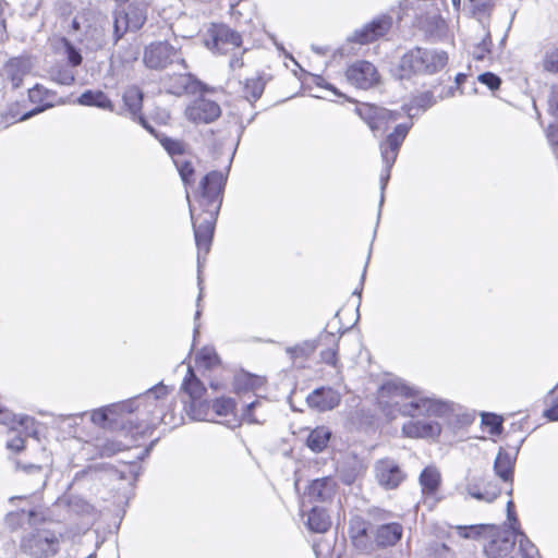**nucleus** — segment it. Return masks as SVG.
<instances>
[{
    "label": "nucleus",
    "mask_w": 558,
    "mask_h": 558,
    "mask_svg": "<svg viewBox=\"0 0 558 558\" xmlns=\"http://www.w3.org/2000/svg\"><path fill=\"white\" fill-rule=\"evenodd\" d=\"M381 393L391 398L399 414L411 417L402 426V434L409 438L438 437L441 426L430 417H445L452 410L449 402L425 396L420 389L399 378L385 383Z\"/></svg>",
    "instance_id": "obj_1"
},
{
    "label": "nucleus",
    "mask_w": 558,
    "mask_h": 558,
    "mask_svg": "<svg viewBox=\"0 0 558 558\" xmlns=\"http://www.w3.org/2000/svg\"><path fill=\"white\" fill-rule=\"evenodd\" d=\"M226 183L227 177L219 172V170H213L202 178L193 203L190 199L189 191H186V199L189 202L194 238L197 246V280L199 294L196 303L197 310L194 318L195 322L199 319L202 314L199 307L203 292L201 271L206 255L209 253L211 247L217 217L222 205Z\"/></svg>",
    "instance_id": "obj_2"
},
{
    "label": "nucleus",
    "mask_w": 558,
    "mask_h": 558,
    "mask_svg": "<svg viewBox=\"0 0 558 558\" xmlns=\"http://www.w3.org/2000/svg\"><path fill=\"white\" fill-rule=\"evenodd\" d=\"M46 510L37 502L36 505H26L16 511L8 513L7 524L15 530L25 529L27 525L31 531L21 539V549L34 558H49L59 550V538L54 532L46 529H38V525L46 521Z\"/></svg>",
    "instance_id": "obj_3"
},
{
    "label": "nucleus",
    "mask_w": 558,
    "mask_h": 558,
    "mask_svg": "<svg viewBox=\"0 0 558 558\" xmlns=\"http://www.w3.org/2000/svg\"><path fill=\"white\" fill-rule=\"evenodd\" d=\"M124 402L132 403L125 408L126 414L136 413L137 415L138 422L136 424L128 420L129 433L133 436L143 435L147 429L154 428L159 423H171L167 421V411L171 405L170 388L162 383Z\"/></svg>",
    "instance_id": "obj_4"
},
{
    "label": "nucleus",
    "mask_w": 558,
    "mask_h": 558,
    "mask_svg": "<svg viewBox=\"0 0 558 558\" xmlns=\"http://www.w3.org/2000/svg\"><path fill=\"white\" fill-rule=\"evenodd\" d=\"M447 62L448 54L444 50L415 47L401 57L397 75L400 80L420 74L432 75L442 70Z\"/></svg>",
    "instance_id": "obj_5"
},
{
    "label": "nucleus",
    "mask_w": 558,
    "mask_h": 558,
    "mask_svg": "<svg viewBox=\"0 0 558 558\" xmlns=\"http://www.w3.org/2000/svg\"><path fill=\"white\" fill-rule=\"evenodd\" d=\"M148 5L143 0H133L125 8L112 13V45L117 46L128 32H137L147 20Z\"/></svg>",
    "instance_id": "obj_6"
},
{
    "label": "nucleus",
    "mask_w": 558,
    "mask_h": 558,
    "mask_svg": "<svg viewBox=\"0 0 558 558\" xmlns=\"http://www.w3.org/2000/svg\"><path fill=\"white\" fill-rule=\"evenodd\" d=\"M412 128V122L410 123H401L396 125L393 131L388 134L386 140L380 143V155L384 162V168L380 173V199H379V208H381L385 202V190L390 179L391 169L396 162L399 149L405 140L410 129Z\"/></svg>",
    "instance_id": "obj_7"
},
{
    "label": "nucleus",
    "mask_w": 558,
    "mask_h": 558,
    "mask_svg": "<svg viewBox=\"0 0 558 558\" xmlns=\"http://www.w3.org/2000/svg\"><path fill=\"white\" fill-rule=\"evenodd\" d=\"M521 531L514 527H500L494 525L484 544V554L488 558H502L512 551L514 545L521 538Z\"/></svg>",
    "instance_id": "obj_8"
},
{
    "label": "nucleus",
    "mask_w": 558,
    "mask_h": 558,
    "mask_svg": "<svg viewBox=\"0 0 558 558\" xmlns=\"http://www.w3.org/2000/svg\"><path fill=\"white\" fill-rule=\"evenodd\" d=\"M143 61L148 69L161 70L169 64L179 63L184 70L186 64L182 52L167 41L151 43L145 48Z\"/></svg>",
    "instance_id": "obj_9"
},
{
    "label": "nucleus",
    "mask_w": 558,
    "mask_h": 558,
    "mask_svg": "<svg viewBox=\"0 0 558 558\" xmlns=\"http://www.w3.org/2000/svg\"><path fill=\"white\" fill-rule=\"evenodd\" d=\"M205 45L216 53L227 54L240 50L242 37L227 25H213L207 32Z\"/></svg>",
    "instance_id": "obj_10"
},
{
    "label": "nucleus",
    "mask_w": 558,
    "mask_h": 558,
    "mask_svg": "<svg viewBox=\"0 0 558 558\" xmlns=\"http://www.w3.org/2000/svg\"><path fill=\"white\" fill-rule=\"evenodd\" d=\"M375 478L379 486L390 490L396 489L407 478V473L392 458H383L374 464Z\"/></svg>",
    "instance_id": "obj_11"
},
{
    "label": "nucleus",
    "mask_w": 558,
    "mask_h": 558,
    "mask_svg": "<svg viewBox=\"0 0 558 558\" xmlns=\"http://www.w3.org/2000/svg\"><path fill=\"white\" fill-rule=\"evenodd\" d=\"M130 402H118L112 403L99 409H96L90 414V420L95 425L102 428L113 429L119 425H122L124 429L129 430L128 420L124 418L126 414L125 408L130 407Z\"/></svg>",
    "instance_id": "obj_12"
},
{
    "label": "nucleus",
    "mask_w": 558,
    "mask_h": 558,
    "mask_svg": "<svg viewBox=\"0 0 558 558\" xmlns=\"http://www.w3.org/2000/svg\"><path fill=\"white\" fill-rule=\"evenodd\" d=\"M345 77L350 84L361 89H368L379 82L376 66L365 60H359L349 65Z\"/></svg>",
    "instance_id": "obj_13"
},
{
    "label": "nucleus",
    "mask_w": 558,
    "mask_h": 558,
    "mask_svg": "<svg viewBox=\"0 0 558 558\" xmlns=\"http://www.w3.org/2000/svg\"><path fill=\"white\" fill-rule=\"evenodd\" d=\"M34 59L28 54L10 58L2 68V77L10 83L12 88H20L24 77L34 69Z\"/></svg>",
    "instance_id": "obj_14"
},
{
    "label": "nucleus",
    "mask_w": 558,
    "mask_h": 558,
    "mask_svg": "<svg viewBox=\"0 0 558 558\" xmlns=\"http://www.w3.org/2000/svg\"><path fill=\"white\" fill-rule=\"evenodd\" d=\"M221 114L220 106L208 98L198 97L185 109V117L195 124H208L217 120Z\"/></svg>",
    "instance_id": "obj_15"
},
{
    "label": "nucleus",
    "mask_w": 558,
    "mask_h": 558,
    "mask_svg": "<svg viewBox=\"0 0 558 558\" xmlns=\"http://www.w3.org/2000/svg\"><path fill=\"white\" fill-rule=\"evenodd\" d=\"M392 25V17L389 15H381L374 19L363 27L355 29L352 35L348 37L351 43L366 45L377 40L388 33Z\"/></svg>",
    "instance_id": "obj_16"
},
{
    "label": "nucleus",
    "mask_w": 558,
    "mask_h": 558,
    "mask_svg": "<svg viewBox=\"0 0 558 558\" xmlns=\"http://www.w3.org/2000/svg\"><path fill=\"white\" fill-rule=\"evenodd\" d=\"M464 492L468 496L488 504L493 502L500 495V489L497 485L490 483L484 476L469 477Z\"/></svg>",
    "instance_id": "obj_17"
},
{
    "label": "nucleus",
    "mask_w": 558,
    "mask_h": 558,
    "mask_svg": "<svg viewBox=\"0 0 558 558\" xmlns=\"http://www.w3.org/2000/svg\"><path fill=\"white\" fill-rule=\"evenodd\" d=\"M183 389L189 396L191 397L192 401L189 405L187 413L189 415L196 421H203L205 418V414L201 411V408L203 407V403L198 401L197 399L201 398L203 392V384L202 381L195 376L193 369L189 367L187 375L183 381Z\"/></svg>",
    "instance_id": "obj_18"
},
{
    "label": "nucleus",
    "mask_w": 558,
    "mask_h": 558,
    "mask_svg": "<svg viewBox=\"0 0 558 558\" xmlns=\"http://www.w3.org/2000/svg\"><path fill=\"white\" fill-rule=\"evenodd\" d=\"M372 538L377 548L395 546L403 535V526L398 522L378 524L371 529Z\"/></svg>",
    "instance_id": "obj_19"
},
{
    "label": "nucleus",
    "mask_w": 558,
    "mask_h": 558,
    "mask_svg": "<svg viewBox=\"0 0 558 558\" xmlns=\"http://www.w3.org/2000/svg\"><path fill=\"white\" fill-rule=\"evenodd\" d=\"M57 94L40 84H36L28 89V98L31 102L38 104V106L21 117V121L31 119L32 117L53 107Z\"/></svg>",
    "instance_id": "obj_20"
},
{
    "label": "nucleus",
    "mask_w": 558,
    "mask_h": 558,
    "mask_svg": "<svg viewBox=\"0 0 558 558\" xmlns=\"http://www.w3.org/2000/svg\"><path fill=\"white\" fill-rule=\"evenodd\" d=\"M340 400V393L330 387L317 388L306 398L311 408L322 412L335 409L339 405Z\"/></svg>",
    "instance_id": "obj_21"
},
{
    "label": "nucleus",
    "mask_w": 558,
    "mask_h": 558,
    "mask_svg": "<svg viewBox=\"0 0 558 558\" xmlns=\"http://www.w3.org/2000/svg\"><path fill=\"white\" fill-rule=\"evenodd\" d=\"M337 483L330 476L316 478L307 487L306 495L311 501L325 502L332 498Z\"/></svg>",
    "instance_id": "obj_22"
},
{
    "label": "nucleus",
    "mask_w": 558,
    "mask_h": 558,
    "mask_svg": "<svg viewBox=\"0 0 558 558\" xmlns=\"http://www.w3.org/2000/svg\"><path fill=\"white\" fill-rule=\"evenodd\" d=\"M81 43L89 51H98L107 45L106 27L100 24H88L83 33Z\"/></svg>",
    "instance_id": "obj_23"
},
{
    "label": "nucleus",
    "mask_w": 558,
    "mask_h": 558,
    "mask_svg": "<svg viewBox=\"0 0 558 558\" xmlns=\"http://www.w3.org/2000/svg\"><path fill=\"white\" fill-rule=\"evenodd\" d=\"M140 47L136 45L121 46L110 57L109 69L112 73H116L119 68L133 64L140 57Z\"/></svg>",
    "instance_id": "obj_24"
},
{
    "label": "nucleus",
    "mask_w": 558,
    "mask_h": 558,
    "mask_svg": "<svg viewBox=\"0 0 558 558\" xmlns=\"http://www.w3.org/2000/svg\"><path fill=\"white\" fill-rule=\"evenodd\" d=\"M514 462L515 457L513 454L500 449L494 462L496 475L504 482H512Z\"/></svg>",
    "instance_id": "obj_25"
},
{
    "label": "nucleus",
    "mask_w": 558,
    "mask_h": 558,
    "mask_svg": "<svg viewBox=\"0 0 558 558\" xmlns=\"http://www.w3.org/2000/svg\"><path fill=\"white\" fill-rule=\"evenodd\" d=\"M77 104L87 107H97L99 109L113 111L114 106L109 97L102 90L88 89L82 93L77 98Z\"/></svg>",
    "instance_id": "obj_26"
},
{
    "label": "nucleus",
    "mask_w": 558,
    "mask_h": 558,
    "mask_svg": "<svg viewBox=\"0 0 558 558\" xmlns=\"http://www.w3.org/2000/svg\"><path fill=\"white\" fill-rule=\"evenodd\" d=\"M306 525L310 531L325 533L331 525L327 511L320 507H313L307 514Z\"/></svg>",
    "instance_id": "obj_27"
},
{
    "label": "nucleus",
    "mask_w": 558,
    "mask_h": 558,
    "mask_svg": "<svg viewBox=\"0 0 558 558\" xmlns=\"http://www.w3.org/2000/svg\"><path fill=\"white\" fill-rule=\"evenodd\" d=\"M418 482L424 495L435 494L438 490L441 482V476L438 469L433 465L426 466L421 472Z\"/></svg>",
    "instance_id": "obj_28"
},
{
    "label": "nucleus",
    "mask_w": 558,
    "mask_h": 558,
    "mask_svg": "<svg viewBox=\"0 0 558 558\" xmlns=\"http://www.w3.org/2000/svg\"><path fill=\"white\" fill-rule=\"evenodd\" d=\"M350 536L354 546L361 550H366V538H372L371 529L366 527L365 521L361 518H354L350 521Z\"/></svg>",
    "instance_id": "obj_29"
},
{
    "label": "nucleus",
    "mask_w": 558,
    "mask_h": 558,
    "mask_svg": "<svg viewBox=\"0 0 558 558\" xmlns=\"http://www.w3.org/2000/svg\"><path fill=\"white\" fill-rule=\"evenodd\" d=\"M202 86L203 84L196 81L193 75L183 73L178 74L173 78V84L169 86V92L174 95H182L184 93H194Z\"/></svg>",
    "instance_id": "obj_30"
},
{
    "label": "nucleus",
    "mask_w": 558,
    "mask_h": 558,
    "mask_svg": "<svg viewBox=\"0 0 558 558\" xmlns=\"http://www.w3.org/2000/svg\"><path fill=\"white\" fill-rule=\"evenodd\" d=\"M437 99L429 90L420 93L412 97L410 104L404 106V110L410 118L415 117L416 111H425L436 105Z\"/></svg>",
    "instance_id": "obj_31"
},
{
    "label": "nucleus",
    "mask_w": 558,
    "mask_h": 558,
    "mask_svg": "<svg viewBox=\"0 0 558 558\" xmlns=\"http://www.w3.org/2000/svg\"><path fill=\"white\" fill-rule=\"evenodd\" d=\"M143 97V92L137 86H130L124 90L122 96L123 104L132 119H136L141 114Z\"/></svg>",
    "instance_id": "obj_32"
},
{
    "label": "nucleus",
    "mask_w": 558,
    "mask_h": 558,
    "mask_svg": "<svg viewBox=\"0 0 558 558\" xmlns=\"http://www.w3.org/2000/svg\"><path fill=\"white\" fill-rule=\"evenodd\" d=\"M17 468L32 477V488L34 492H40L45 488L48 480V473L41 465L17 462Z\"/></svg>",
    "instance_id": "obj_33"
},
{
    "label": "nucleus",
    "mask_w": 558,
    "mask_h": 558,
    "mask_svg": "<svg viewBox=\"0 0 558 558\" xmlns=\"http://www.w3.org/2000/svg\"><path fill=\"white\" fill-rule=\"evenodd\" d=\"M330 437V429L326 426H319L310 433L306 445L314 452H322L327 447Z\"/></svg>",
    "instance_id": "obj_34"
},
{
    "label": "nucleus",
    "mask_w": 558,
    "mask_h": 558,
    "mask_svg": "<svg viewBox=\"0 0 558 558\" xmlns=\"http://www.w3.org/2000/svg\"><path fill=\"white\" fill-rule=\"evenodd\" d=\"M49 78L64 86H71L75 82V73L72 68L68 64L57 63L48 70Z\"/></svg>",
    "instance_id": "obj_35"
},
{
    "label": "nucleus",
    "mask_w": 558,
    "mask_h": 558,
    "mask_svg": "<svg viewBox=\"0 0 558 558\" xmlns=\"http://www.w3.org/2000/svg\"><path fill=\"white\" fill-rule=\"evenodd\" d=\"M356 112L369 128H377V119L383 117V114H387V109L369 104H363L356 108Z\"/></svg>",
    "instance_id": "obj_36"
},
{
    "label": "nucleus",
    "mask_w": 558,
    "mask_h": 558,
    "mask_svg": "<svg viewBox=\"0 0 558 558\" xmlns=\"http://www.w3.org/2000/svg\"><path fill=\"white\" fill-rule=\"evenodd\" d=\"M94 447L97 450V456L101 458L112 457L124 449L122 442L106 437L96 438Z\"/></svg>",
    "instance_id": "obj_37"
},
{
    "label": "nucleus",
    "mask_w": 558,
    "mask_h": 558,
    "mask_svg": "<svg viewBox=\"0 0 558 558\" xmlns=\"http://www.w3.org/2000/svg\"><path fill=\"white\" fill-rule=\"evenodd\" d=\"M494 525L490 524H475L463 526H457L458 534L463 538H473V539H487L490 530Z\"/></svg>",
    "instance_id": "obj_38"
},
{
    "label": "nucleus",
    "mask_w": 558,
    "mask_h": 558,
    "mask_svg": "<svg viewBox=\"0 0 558 558\" xmlns=\"http://www.w3.org/2000/svg\"><path fill=\"white\" fill-rule=\"evenodd\" d=\"M267 400L265 398L256 399L246 404L245 409L242 412V418L250 424H263L266 421V413H260L259 415H255L254 412L262 408Z\"/></svg>",
    "instance_id": "obj_39"
},
{
    "label": "nucleus",
    "mask_w": 558,
    "mask_h": 558,
    "mask_svg": "<svg viewBox=\"0 0 558 558\" xmlns=\"http://www.w3.org/2000/svg\"><path fill=\"white\" fill-rule=\"evenodd\" d=\"M60 43L63 47V52L66 58L68 65L71 68H77L83 62L81 50L77 49L69 39L62 37Z\"/></svg>",
    "instance_id": "obj_40"
},
{
    "label": "nucleus",
    "mask_w": 558,
    "mask_h": 558,
    "mask_svg": "<svg viewBox=\"0 0 558 558\" xmlns=\"http://www.w3.org/2000/svg\"><path fill=\"white\" fill-rule=\"evenodd\" d=\"M175 168L184 185L187 187L194 183L195 169L191 161L183 159H173Z\"/></svg>",
    "instance_id": "obj_41"
},
{
    "label": "nucleus",
    "mask_w": 558,
    "mask_h": 558,
    "mask_svg": "<svg viewBox=\"0 0 558 558\" xmlns=\"http://www.w3.org/2000/svg\"><path fill=\"white\" fill-rule=\"evenodd\" d=\"M34 423V418L27 415L17 416L14 415L11 411L0 405V424L11 425L17 424L20 426L28 427L29 424Z\"/></svg>",
    "instance_id": "obj_42"
},
{
    "label": "nucleus",
    "mask_w": 558,
    "mask_h": 558,
    "mask_svg": "<svg viewBox=\"0 0 558 558\" xmlns=\"http://www.w3.org/2000/svg\"><path fill=\"white\" fill-rule=\"evenodd\" d=\"M235 401L230 397L217 398L213 401V410L219 416H228L233 414Z\"/></svg>",
    "instance_id": "obj_43"
},
{
    "label": "nucleus",
    "mask_w": 558,
    "mask_h": 558,
    "mask_svg": "<svg viewBox=\"0 0 558 558\" xmlns=\"http://www.w3.org/2000/svg\"><path fill=\"white\" fill-rule=\"evenodd\" d=\"M465 9L481 20L486 15L492 7V0H465Z\"/></svg>",
    "instance_id": "obj_44"
},
{
    "label": "nucleus",
    "mask_w": 558,
    "mask_h": 558,
    "mask_svg": "<svg viewBox=\"0 0 558 558\" xmlns=\"http://www.w3.org/2000/svg\"><path fill=\"white\" fill-rule=\"evenodd\" d=\"M197 361L206 368H211L220 363L216 350L211 347H204L197 354Z\"/></svg>",
    "instance_id": "obj_45"
},
{
    "label": "nucleus",
    "mask_w": 558,
    "mask_h": 558,
    "mask_svg": "<svg viewBox=\"0 0 558 558\" xmlns=\"http://www.w3.org/2000/svg\"><path fill=\"white\" fill-rule=\"evenodd\" d=\"M315 349L316 345L313 341H304L303 343L296 344L294 347H288L286 352L292 360H294L296 357H306L311 355Z\"/></svg>",
    "instance_id": "obj_46"
},
{
    "label": "nucleus",
    "mask_w": 558,
    "mask_h": 558,
    "mask_svg": "<svg viewBox=\"0 0 558 558\" xmlns=\"http://www.w3.org/2000/svg\"><path fill=\"white\" fill-rule=\"evenodd\" d=\"M264 88H265V83L263 82L262 78H259V77L251 78V80H247L245 83L244 93L247 98H251L252 100L255 101L262 96Z\"/></svg>",
    "instance_id": "obj_47"
},
{
    "label": "nucleus",
    "mask_w": 558,
    "mask_h": 558,
    "mask_svg": "<svg viewBox=\"0 0 558 558\" xmlns=\"http://www.w3.org/2000/svg\"><path fill=\"white\" fill-rule=\"evenodd\" d=\"M159 142L167 150V153L172 157L181 156L184 153V144L181 141L162 135L159 137Z\"/></svg>",
    "instance_id": "obj_48"
},
{
    "label": "nucleus",
    "mask_w": 558,
    "mask_h": 558,
    "mask_svg": "<svg viewBox=\"0 0 558 558\" xmlns=\"http://www.w3.org/2000/svg\"><path fill=\"white\" fill-rule=\"evenodd\" d=\"M482 423L490 427V434L498 435L502 429V420L500 416L493 413H484L482 415Z\"/></svg>",
    "instance_id": "obj_49"
},
{
    "label": "nucleus",
    "mask_w": 558,
    "mask_h": 558,
    "mask_svg": "<svg viewBox=\"0 0 558 558\" xmlns=\"http://www.w3.org/2000/svg\"><path fill=\"white\" fill-rule=\"evenodd\" d=\"M543 68L545 71L558 73V47L546 52Z\"/></svg>",
    "instance_id": "obj_50"
},
{
    "label": "nucleus",
    "mask_w": 558,
    "mask_h": 558,
    "mask_svg": "<svg viewBox=\"0 0 558 558\" xmlns=\"http://www.w3.org/2000/svg\"><path fill=\"white\" fill-rule=\"evenodd\" d=\"M549 398L557 399L551 405L544 411V416L549 421H558V384L550 390Z\"/></svg>",
    "instance_id": "obj_51"
},
{
    "label": "nucleus",
    "mask_w": 558,
    "mask_h": 558,
    "mask_svg": "<svg viewBox=\"0 0 558 558\" xmlns=\"http://www.w3.org/2000/svg\"><path fill=\"white\" fill-rule=\"evenodd\" d=\"M478 81L486 85L490 90H496L500 87L501 80L493 72H485L478 75Z\"/></svg>",
    "instance_id": "obj_52"
},
{
    "label": "nucleus",
    "mask_w": 558,
    "mask_h": 558,
    "mask_svg": "<svg viewBox=\"0 0 558 558\" xmlns=\"http://www.w3.org/2000/svg\"><path fill=\"white\" fill-rule=\"evenodd\" d=\"M257 378L255 376L243 374L235 377L234 387L236 390H248L255 387V381Z\"/></svg>",
    "instance_id": "obj_53"
},
{
    "label": "nucleus",
    "mask_w": 558,
    "mask_h": 558,
    "mask_svg": "<svg viewBox=\"0 0 558 558\" xmlns=\"http://www.w3.org/2000/svg\"><path fill=\"white\" fill-rule=\"evenodd\" d=\"M490 35L486 34L485 38L475 47L473 56L476 60H484L486 54L490 52Z\"/></svg>",
    "instance_id": "obj_54"
},
{
    "label": "nucleus",
    "mask_w": 558,
    "mask_h": 558,
    "mask_svg": "<svg viewBox=\"0 0 558 558\" xmlns=\"http://www.w3.org/2000/svg\"><path fill=\"white\" fill-rule=\"evenodd\" d=\"M399 114L397 112L390 111L387 109V114H383L379 119H377V128H369L373 132L385 131L388 126L389 122L397 121Z\"/></svg>",
    "instance_id": "obj_55"
},
{
    "label": "nucleus",
    "mask_w": 558,
    "mask_h": 558,
    "mask_svg": "<svg viewBox=\"0 0 558 558\" xmlns=\"http://www.w3.org/2000/svg\"><path fill=\"white\" fill-rule=\"evenodd\" d=\"M549 112L558 119V87H553L548 98Z\"/></svg>",
    "instance_id": "obj_56"
},
{
    "label": "nucleus",
    "mask_w": 558,
    "mask_h": 558,
    "mask_svg": "<svg viewBox=\"0 0 558 558\" xmlns=\"http://www.w3.org/2000/svg\"><path fill=\"white\" fill-rule=\"evenodd\" d=\"M8 449L14 452H20L24 448V438L20 435H15L12 439L7 442Z\"/></svg>",
    "instance_id": "obj_57"
},
{
    "label": "nucleus",
    "mask_w": 558,
    "mask_h": 558,
    "mask_svg": "<svg viewBox=\"0 0 558 558\" xmlns=\"http://www.w3.org/2000/svg\"><path fill=\"white\" fill-rule=\"evenodd\" d=\"M547 138L557 154L558 148V126L550 124L547 130Z\"/></svg>",
    "instance_id": "obj_58"
},
{
    "label": "nucleus",
    "mask_w": 558,
    "mask_h": 558,
    "mask_svg": "<svg viewBox=\"0 0 558 558\" xmlns=\"http://www.w3.org/2000/svg\"><path fill=\"white\" fill-rule=\"evenodd\" d=\"M322 360L329 365L336 366L337 363V350L328 349L322 352Z\"/></svg>",
    "instance_id": "obj_59"
},
{
    "label": "nucleus",
    "mask_w": 558,
    "mask_h": 558,
    "mask_svg": "<svg viewBox=\"0 0 558 558\" xmlns=\"http://www.w3.org/2000/svg\"><path fill=\"white\" fill-rule=\"evenodd\" d=\"M315 83L319 87H324L328 90H331L336 96H341V93L333 85L327 83L322 76H317L315 78Z\"/></svg>",
    "instance_id": "obj_60"
},
{
    "label": "nucleus",
    "mask_w": 558,
    "mask_h": 558,
    "mask_svg": "<svg viewBox=\"0 0 558 558\" xmlns=\"http://www.w3.org/2000/svg\"><path fill=\"white\" fill-rule=\"evenodd\" d=\"M229 65L232 70L242 68L244 65L242 57L238 56L236 52H233V54L229 61Z\"/></svg>",
    "instance_id": "obj_61"
},
{
    "label": "nucleus",
    "mask_w": 558,
    "mask_h": 558,
    "mask_svg": "<svg viewBox=\"0 0 558 558\" xmlns=\"http://www.w3.org/2000/svg\"><path fill=\"white\" fill-rule=\"evenodd\" d=\"M135 120L138 121L150 134H154L159 140L160 136L156 133L155 129L147 123L142 114L137 116Z\"/></svg>",
    "instance_id": "obj_62"
},
{
    "label": "nucleus",
    "mask_w": 558,
    "mask_h": 558,
    "mask_svg": "<svg viewBox=\"0 0 558 558\" xmlns=\"http://www.w3.org/2000/svg\"><path fill=\"white\" fill-rule=\"evenodd\" d=\"M512 507H513V502L511 500H509L508 504H507L508 519L510 521L517 522V518L514 517V513L511 510Z\"/></svg>",
    "instance_id": "obj_63"
},
{
    "label": "nucleus",
    "mask_w": 558,
    "mask_h": 558,
    "mask_svg": "<svg viewBox=\"0 0 558 558\" xmlns=\"http://www.w3.org/2000/svg\"><path fill=\"white\" fill-rule=\"evenodd\" d=\"M71 31L78 32L81 31V23L77 17H74L71 22Z\"/></svg>",
    "instance_id": "obj_64"
}]
</instances>
